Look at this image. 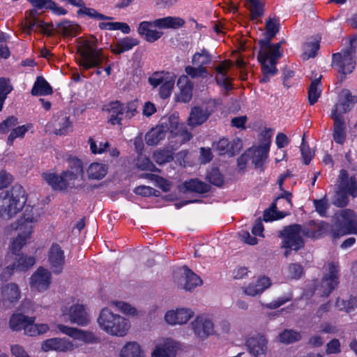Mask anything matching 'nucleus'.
Wrapping results in <instances>:
<instances>
[{
    "instance_id": "1",
    "label": "nucleus",
    "mask_w": 357,
    "mask_h": 357,
    "mask_svg": "<svg viewBox=\"0 0 357 357\" xmlns=\"http://www.w3.org/2000/svg\"><path fill=\"white\" fill-rule=\"evenodd\" d=\"M43 210L38 206H26L22 215L11 225L13 229L17 231V236L10 244V250L13 254L18 255L22 248L29 243L31 238L35 227L40 222Z\"/></svg>"
},
{
    "instance_id": "2",
    "label": "nucleus",
    "mask_w": 357,
    "mask_h": 357,
    "mask_svg": "<svg viewBox=\"0 0 357 357\" xmlns=\"http://www.w3.org/2000/svg\"><path fill=\"white\" fill-rule=\"evenodd\" d=\"M78 65L84 70L97 67L103 61H107L109 56L102 48L98 47V39L94 36L77 39Z\"/></svg>"
},
{
    "instance_id": "3",
    "label": "nucleus",
    "mask_w": 357,
    "mask_h": 357,
    "mask_svg": "<svg viewBox=\"0 0 357 357\" xmlns=\"http://www.w3.org/2000/svg\"><path fill=\"white\" fill-rule=\"evenodd\" d=\"M167 132L177 137L180 143L189 141L192 137L191 133L186 130L184 125L179 123L176 116H172L168 119L162 120L160 124L146 133L145 137L146 144L149 146L157 145L165 138Z\"/></svg>"
},
{
    "instance_id": "4",
    "label": "nucleus",
    "mask_w": 357,
    "mask_h": 357,
    "mask_svg": "<svg viewBox=\"0 0 357 357\" xmlns=\"http://www.w3.org/2000/svg\"><path fill=\"white\" fill-rule=\"evenodd\" d=\"M280 43L270 45L268 41L261 42V50L258 54V61L261 66L263 77L261 82H268L270 76L277 73L276 63L282 56Z\"/></svg>"
},
{
    "instance_id": "5",
    "label": "nucleus",
    "mask_w": 357,
    "mask_h": 357,
    "mask_svg": "<svg viewBox=\"0 0 357 357\" xmlns=\"http://www.w3.org/2000/svg\"><path fill=\"white\" fill-rule=\"evenodd\" d=\"M98 324L101 330L112 336L124 337L130 328L128 319L113 313L108 307L101 310L98 318Z\"/></svg>"
},
{
    "instance_id": "6",
    "label": "nucleus",
    "mask_w": 357,
    "mask_h": 357,
    "mask_svg": "<svg viewBox=\"0 0 357 357\" xmlns=\"http://www.w3.org/2000/svg\"><path fill=\"white\" fill-rule=\"evenodd\" d=\"M24 194L21 185H15L3 197L0 198V216L9 219L20 211L26 202Z\"/></svg>"
},
{
    "instance_id": "7",
    "label": "nucleus",
    "mask_w": 357,
    "mask_h": 357,
    "mask_svg": "<svg viewBox=\"0 0 357 357\" xmlns=\"http://www.w3.org/2000/svg\"><path fill=\"white\" fill-rule=\"evenodd\" d=\"M357 196V183L354 177L349 178L346 170L342 169L339 175L338 189L334 197L333 204L343 207L348 203V195Z\"/></svg>"
},
{
    "instance_id": "8",
    "label": "nucleus",
    "mask_w": 357,
    "mask_h": 357,
    "mask_svg": "<svg viewBox=\"0 0 357 357\" xmlns=\"http://www.w3.org/2000/svg\"><path fill=\"white\" fill-rule=\"evenodd\" d=\"M61 316L72 323L84 326L90 322L89 315L85 306L78 301L73 300L64 303L61 307Z\"/></svg>"
},
{
    "instance_id": "9",
    "label": "nucleus",
    "mask_w": 357,
    "mask_h": 357,
    "mask_svg": "<svg viewBox=\"0 0 357 357\" xmlns=\"http://www.w3.org/2000/svg\"><path fill=\"white\" fill-rule=\"evenodd\" d=\"M338 266L335 263L329 264L320 284L314 287L313 294L328 296L338 284Z\"/></svg>"
},
{
    "instance_id": "10",
    "label": "nucleus",
    "mask_w": 357,
    "mask_h": 357,
    "mask_svg": "<svg viewBox=\"0 0 357 357\" xmlns=\"http://www.w3.org/2000/svg\"><path fill=\"white\" fill-rule=\"evenodd\" d=\"M149 84L153 88L160 86L159 96L162 99L170 97L175 84V76L168 72H155L148 79Z\"/></svg>"
},
{
    "instance_id": "11",
    "label": "nucleus",
    "mask_w": 357,
    "mask_h": 357,
    "mask_svg": "<svg viewBox=\"0 0 357 357\" xmlns=\"http://www.w3.org/2000/svg\"><path fill=\"white\" fill-rule=\"evenodd\" d=\"M336 223L340 227L334 236L355 234L357 235V215L351 209H342L335 214Z\"/></svg>"
},
{
    "instance_id": "12",
    "label": "nucleus",
    "mask_w": 357,
    "mask_h": 357,
    "mask_svg": "<svg viewBox=\"0 0 357 357\" xmlns=\"http://www.w3.org/2000/svg\"><path fill=\"white\" fill-rule=\"evenodd\" d=\"M137 105L135 102H129L126 104L119 101L112 102L109 106V122L112 125H120L124 119H130L135 116Z\"/></svg>"
},
{
    "instance_id": "13",
    "label": "nucleus",
    "mask_w": 357,
    "mask_h": 357,
    "mask_svg": "<svg viewBox=\"0 0 357 357\" xmlns=\"http://www.w3.org/2000/svg\"><path fill=\"white\" fill-rule=\"evenodd\" d=\"M82 176L81 174H75L74 172L66 170L60 176L54 173H45L43 174V178L53 189L63 190L73 186L75 181Z\"/></svg>"
},
{
    "instance_id": "14",
    "label": "nucleus",
    "mask_w": 357,
    "mask_h": 357,
    "mask_svg": "<svg viewBox=\"0 0 357 357\" xmlns=\"http://www.w3.org/2000/svg\"><path fill=\"white\" fill-rule=\"evenodd\" d=\"M355 51L349 47L341 52L333 54V64L342 74L351 73L355 68Z\"/></svg>"
},
{
    "instance_id": "15",
    "label": "nucleus",
    "mask_w": 357,
    "mask_h": 357,
    "mask_svg": "<svg viewBox=\"0 0 357 357\" xmlns=\"http://www.w3.org/2000/svg\"><path fill=\"white\" fill-rule=\"evenodd\" d=\"M357 102V96H353L348 89H343L338 96L337 103L331 111V117L343 118V115L349 112Z\"/></svg>"
},
{
    "instance_id": "16",
    "label": "nucleus",
    "mask_w": 357,
    "mask_h": 357,
    "mask_svg": "<svg viewBox=\"0 0 357 357\" xmlns=\"http://www.w3.org/2000/svg\"><path fill=\"white\" fill-rule=\"evenodd\" d=\"M190 327L195 335L200 340H204L215 333L214 324L206 314H201L191 321Z\"/></svg>"
},
{
    "instance_id": "17",
    "label": "nucleus",
    "mask_w": 357,
    "mask_h": 357,
    "mask_svg": "<svg viewBox=\"0 0 357 357\" xmlns=\"http://www.w3.org/2000/svg\"><path fill=\"white\" fill-rule=\"evenodd\" d=\"M303 233L301 226L298 225L285 227L281 232V236L283 238V247L294 250L300 249L303 245L301 234Z\"/></svg>"
},
{
    "instance_id": "18",
    "label": "nucleus",
    "mask_w": 357,
    "mask_h": 357,
    "mask_svg": "<svg viewBox=\"0 0 357 357\" xmlns=\"http://www.w3.org/2000/svg\"><path fill=\"white\" fill-rule=\"evenodd\" d=\"M180 344L172 338H161L156 340L151 351V357H175Z\"/></svg>"
},
{
    "instance_id": "19",
    "label": "nucleus",
    "mask_w": 357,
    "mask_h": 357,
    "mask_svg": "<svg viewBox=\"0 0 357 357\" xmlns=\"http://www.w3.org/2000/svg\"><path fill=\"white\" fill-rule=\"evenodd\" d=\"M215 103L209 101L192 108L188 121L190 126L202 125L207 121L210 115L213 112Z\"/></svg>"
},
{
    "instance_id": "20",
    "label": "nucleus",
    "mask_w": 357,
    "mask_h": 357,
    "mask_svg": "<svg viewBox=\"0 0 357 357\" xmlns=\"http://www.w3.org/2000/svg\"><path fill=\"white\" fill-rule=\"evenodd\" d=\"M195 315L193 310L189 307H178L168 310L165 314V320L171 326L187 324Z\"/></svg>"
},
{
    "instance_id": "21",
    "label": "nucleus",
    "mask_w": 357,
    "mask_h": 357,
    "mask_svg": "<svg viewBox=\"0 0 357 357\" xmlns=\"http://www.w3.org/2000/svg\"><path fill=\"white\" fill-rule=\"evenodd\" d=\"M77 346L69 339L53 337L42 342L41 349L44 352L54 351L56 352H68L73 351Z\"/></svg>"
},
{
    "instance_id": "22",
    "label": "nucleus",
    "mask_w": 357,
    "mask_h": 357,
    "mask_svg": "<svg viewBox=\"0 0 357 357\" xmlns=\"http://www.w3.org/2000/svg\"><path fill=\"white\" fill-rule=\"evenodd\" d=\"M47 261L52 272L55 274L60 273L65 264L64 252L61 246L53 243L48 252Z\"/></svg>"
},
{
    "instance_id": "23",
    "label": "nucleus",
    "mask_w": 357,
    "mask_h": 357,
    "mask_svg": "<svg viewBox=\"0 0 357 357\" xmlns=\"http://www.w3.org/2000/svg\"><path fill=\"white\" fill-rule=\"evenodd\" d=\"M247 152L249 160H251L255 168L264 170L269 152L268 144H264L258 146H252Z\"/></svg>"
},
{
    "instance_id": "24",
    "label": "nucleus",
    "mask_w": 357,
    "mask_h": 357,
    "mask_svg": "<svg viewBox=\"0 0 357 357\" xmlns=\"http://www.w3.org/2000/svg\"><path fill=\"white\" fill-rule=\"evenodd\" d=\"M51 283L50 272L43 268H38L30 278V286L32 289L38 291L47 290Z\"/></svg>"
},
{
    "instance_id": "25",
    "label": "nucleus",
    "mask_w": 357,
    "mask_h": 357,
    "mask_svg": "<svg viewBox=\"0 0 357 357\" xmlns=\"http://www.w3.org/2000/svg\"><path fill=\"white\" fill-rule=\"evenodd\" d=\"M242 146V142L238 138H236L231 142H229L227 138H222L213 145V149L218 151L220 155L227 153L231 156L237 154Z\"/></svg>"
},
{
    "instance_id": "26",
    "label": "nucleus",
    "mask_w": 357,
    "mask_h": 357,
    "mask_svg": "<svg viewBox=\"0 0 357 357\" xmlns=\"http://www.w3.org/2000/svg\"><path fill=\"white\" fill-rule=\"evenodd\" d=\"M38 11L33 8L25 13V22L23 25L24 32L29 34L35 26L40 28V31L45 34L50 35V31L47 25L41 20L37 18Z\"/></svg>"
},
{
    "instance_id": "27",
    "label": "nucleus",
    "mask_w": 357,
    "mask_h": 357,
    "mask_svg": "<svg viewBox=\"0 0 357 357\" xmlns=\"http://www.w3.org/2000/svg\"><path fill=\"white\" fill-rule=\"evenodd\" d=\"M281 202H284V204L285 205L287 208H290L291 207V202L289 195H286L284 197H278L276 199V203L273 204L270 207L269 209L264 211V220L265 222H271L273 220H280L289 214L288 211H277L276 205L280 203Z\"/></svg>"
},
{
    "instance_id": "28",
    "label": "nucleus",
    "mask_w": 357,
    "mask_h": 357,
    "mask_svg": "<svg viewBox=\"0 0 357 357\" xmlns=\"http://www.w3.org/2000/svg\"><path fill=\"white\" fill-rule=\"evenodd\" d=\"M58 329L63 334L85 343L93 342L96 340L95 335L89 331L80 330L76 328L68 327L62 324L58 325Z\"/></svg>"
},
{
    "instance_id": "29",
    "label": "nucleus",
    "mask_w": 357,
    "mask_h": 357,
    "mask_svg": "<svg viewBox=\"0 0 357 357\" xmlns=\"http://www.w3.org/2000/svg\"><path fill=\"white\" fill-rule=\"evenodd\" d=\"M156 20L153 22L143 21L138 27V33L140 36L149 43L158 40L162 36V32L156 29Z\"/></svg>"
},
{
    "instance_id": "30",
    "label": "nucleus",
    "mask_w": 357,
    "mask_h": 357,
    "mask_svg": "<svg viewBox=\"0 0 357 357\" xmlns=\"http://www.w3.org/2000/svg\"><path fill=\"white\" fill-rule=\"evenodd\" d=\"M179 92L176 100L180 102H188L192 96L193 84L187 75H181L177 81Z\"/></svg>"
},
{
    "instance_id": "31",
    "label": "nucleus",
    "mask_w": 357,
    "mask_h": 357,
    "mask_svg": "<svg viewBox=\"0 0 357 357\" xmlns=\"http://www.w3.org/2000/svg\"><path fill=\"white\" fill-rule=\"evenodd\" d=\"M180 272L181 277L178 284L185 290L191 291L196 287L200 286L202 284L201 278L188 267L183 266L180 270Z\"/></svg>"
},
{
    "instance_id": "32",
    "label": "nucleus",
    "mask_w": 357,
    "mask_h": 357,
    "mask_svg": "<svg viewBox=\"0 0 357 357\" xmlns=\"http://www.w3.org/2000/svg\"><path fill=\"white\" fill-rule=\"evenodd\" d=\"M246 346L250 354L258 356L266 354L267 340L264 335H256L247 340Z\"/></svg>"
},
{
    "instance_id": "33",
    "label": "nucleus",
    "mask_w": 357,
    "mask_h": 357,
    "mask_svg": "<svg viewBox=\"0 0 357 357\" xmlns=\"http://www.w3.org/2000/svg\"><path fill=\"white\" fill-rule=\"evenodd\" d=\"M271 284L270 279L262 276L257 278L255 282H252L248 286L243 287V291L249 296H255L263 293Z\"/></svg>"
},
{
    "instance_id": "34",
    "label": "nucleus",
    "mask_w": 357,
    "mask_h": 357,
    "mask_svg": "<svg viewBox=\"0 0 357 357\" xmlns=\"http://www.w3.org/2000/svg\"><path fill=\"white\" fill-rule=\"evenodd\" d=\"M1 297L5 303H15L21 297V291L19 286L14 282L5 284L1 288Z\"/></svg>"
},
{
    "instance_id": "35",
    "label": "nucleus",
    "mask_w": 357,
    "mask_h": 357,
    "mask_svg": "<svg viewBox=\"0 0 357 357\" xmlns=\"http://www.w3.org/2000/svg\"><path fill=\"white\" fill-rule=\"evenodd\" d=\"M231 66L229 61H225L215 67V79L218 84L223 86L227 90L231 89V79L227 72Z\"/></svg>"
},
{
    "instance_id": "36",
    "label": "nucleus",
    "mask_w": 357,
    "mask_h": 357,
    "mask_svg": "<svg viewBox=\"0 0 357 357\" xmlns=\"http://www.w3.org/2000/svg\"><path fill=\"white\" fill-rule=\"evenodd\" d=\"M139 44L137 38L125 37L119 39L113 46H111V51L115 54H120L132 50Z\"/></svg>"
},
{
    "instance_id": "37",
    "label": "nucleus",
    "mask_w": 357,
    "mask_h": 357,
    "mask_svg": "<svg viewBox=\"0 0 357 357\" xmlns=\"http://www.w3.org/2000/svg\"><path fill=\"white\" fill-rule=\"evenodd\" d=\"M119 357H145L141 345L135 341L127 342L119 352Z\"/></svg>"
},
{
    "instance_id": "38",
    "label": "nucleus",
    "mask_w": 357,
    "mask_h": 357,
    "mask_svg": "<svg viewBox=\"0 0 357 357\" xmlns=\"http://www.w3.org/2000/svg\"><path fill=\"white\" fill-rule=\"evenodd\" d=\"M156 24L158 28L161 29H177L185 24V20L179 17L168 16L156 19Z\"/></svg>"
},
{
    "instance_id": "39",
    "label": "nucleus",
    "mask_w": 357,
    "mask_h": 357,
    "mask_svg": "<svg viewBox=\"0 0 357 357\" xmlns=\"http://www.w3.org/2000/svg\"><path fill=\"white\" fill-rule=\"evenodd\" d=\"M79 6H75V7L79 8V9L77 10V13H76L77 17L88 16L90 18L96 19V20H98L110 19V17L99 13L94 8L86 7L85 2L83 0H82L81 2H79Z\"/></svg>"
},
{
    "instance_id": "40",
    "label": "nucleus",
    "mask_w": 357,
    "mask_h": 357,
    "mask_svg": "<svg viewBox=\"0 0 357 357\" xmlns=\"http://www.w3.org/2000/svg\"><path fill=\"white\" fill-rule=\"evenodd\" d=\"M57 30L64 36H76L80 30V26L75 22L63 20L57 24Z\"/></svg>"
},
{
    "instance_id": "41",
    "label": "nucleus",
    "mask_w": 357,
    "mask_h": 357,
    "mask_svg": "<svg viewBox=\"0 0 357 357\" xmlns=\"http://www.w3.org/2000/svg\"><path fill=\"white\" fill-rule=\"evenodd\" d=\"M108 167L105 164L93 162L89 165L87 174L90 178L100 180L105 176Z\"/></svg>"
},
{
    "instance_id": "42",
    "label": "nucleus",
    "mask_w": 357,
    "mask_h": 357,
    "mask_svg": "<svg viewBox=\"0 0 357 357\" xmlns=\"http://www.w3.org/2000/svg\"><path fill=\"white\" fill-rule=\"evenodd\" d=\"M32 95L47 96L52 93V89L43 77H38L31 90Z\"/></svg>"
},
{
    "instance_id": "43",
    "label": "nucleus",
    "mask_w": 357,
    "mask_h": 357,
    "mask_svg": "<svg viewBox=\"0 0 357 357\" xmlns=\"http://www.w3.org/2000/svg\"><path fill=\"white\" fill-rule=\"evenodd\" d=\"M334 121L333 139L338 144H343L345 139V126L343 118L331 117Z\"/></svg>"
},
{
    "instance_id": "44",
    "label": "nucleus",
    "mask_w": 357,
    "mask_h": 357,
    "mask_svg": "<svg viewBox=\"0 0 357 357\" xmlns=\"http://www.w3.org/2000/svg\"><path fill=\"white\" fill-rule=\"evenodd\" d=\"M322 91L321 77L312 81L308 89V100L310 105L316 103Z\"/></svg>"
},
{
    "instance_id": "45",
    "label": "nucleus",
    "mask_w": 357,
    "mask_h": 357,
    "mask_svg": "<svg viewBox=\"0 0 357 357\" xmlns=\"http://www.w3.org/2000/svg\"><path fill=\"white\" fill-rule=\"evenodd\" d=\"M32 128L33 125L31 123H27L13 128L8 137L7 144L8 145H12L17 138H23L26 133Z\"/></svg>"
},
{
    "instance_id": "46",
    "label": "nucleus",
    "mask_w": 357,
    "mask_h": 357,
    "mask_svg": "<svg viewBox=\"0 0 357 357\" xmlns=\"http://www.w3.org/2000/svg\"><path fill=\"white\" fill-rule=\"evenodd\" d=\"M183 185L186 190L197 193H206L210 189V186L208 184L197 179H191L185 181Z\"/></svg>"
},
{
    "instance_id": "47",
    "label": "nucleus",
    "mask_w": 357,
    "mask_h": 357,
    "mask_svg": "<svg viewBox=\"0 0 357 357\" xmlns=\"http://www.w3.org/2000/svg\"><path fill=\"white\" fill-rule=\"evenodd\" d=\"M69 117L61 115L54 121L55 132L57 135H66L71 128Z\"/></svg>"
},
{
    "instance_id": "48",
    "label": "nucleus",
    "mask_w": 357,
    "mask_h": 357,
    "mask_svg": "<svg viewBox=\"0 0 357 357\" xmlns=\"http://www.w3.org/2000/svg\"><path fill=\"white\" fill-rule=\"evenodd\" d=\"M212 58L209 52L204 48L200 52H195L192 57V63L194 66H205L211 62Z\"/></svg>"
},
{
    "instance_id": "49",
    "label": "nucleus",
    "mask_w": 357,
    "mask_h": 357,
    "mask_svg": "<svg viewBox=\"0 0 357 357\" xmlns=\"http://www.w3.org/2000/svg\"><path fill=\"white\" fill-rule=\"evenodd\" d=\"M245 5L250 12L252 20H255L263 15L264 3L261 0H246Z\"/></svg>"
},
{
    "instance_id": "50",
    "label": "nucleus",
    "mask_w": 357,
    "mask_h": 357,
    "mask_svg": "<svg viewBox=\"0 0 357 357\" xmlns=\"http://www.w3.org/2000/svg\"><path fill=\"white\" fill-rule=\"evenodd\" d=\"M29 318L22 314H13L10 319V328L15 331L23 330Z\"/></svg>"
},
{
    "instance_id": "51",
    "label": "nucleus",
    "mask_w": 357,
    "mask_h": 357,
    "mask_svg": "<svg viewBox=\"0 0 357 357\" xmlns=\"http://www.w3.org/2000/svg\"><path fill=\"white\" fill-rule=\"evenodd\" d=\"M185 75L192 79L206 78L208 76V71L205 66H187L185 68Z\"/></svg>"
},
{
    "instance_id": "52",
    "label": "nucleus",
    "mask_w": 357,
    "mask_h": 357,
    "mask_svg": "<svg viewBox=\"0 0 357 357\" xmlns=\"http://www.w3.org/2000/svg\"><path fill=\"white\" fill-rule=\"evenodd\" d=\"M109 305L116 307L119 312L126 315L135 316L137 314V311L134 307L123 301H112L109 303Z\"/></svg>"
},
{
    "instance_id": "53",
    "label": "nucleus",
    "mask_w": 357,
    "mask_h": 357,
    "mask_svg": "<svg viewBox=\"0 0 357 357\" xmlns=\"http://www.w3.org/2000/svg\"><path fill=\"white\" fill-rule=\"evenodd\" d=\"M35 263L36 259L33 257L22 255L15 263L16 271L25 272L33 266Z\"/></svg>"
},
{
    "instance_id": "54",
    "label": "nucleus",
    "mask_w": 357,
    "mask_h": 357,
    "mask_svg": "<svg viewBox=\"0 0 357 357\" xmlns=\"http://www.w3.org/2000/svg\"><path fill=\"white\" fill-rule=\"evenodd\" d=\"M319 49V41L318 40L307 42L303 46V59H308L314 57Z\"/></svg>"
},
{
    "instance_id": "55",
    "label": "nucleus",
    "mask_w": 357,
    "mask_h": 357,
    "mask_svg": "<svg viewBox=\"0 0 357 357\" xmlns=\"http://www.w3.org/2000/svg\"><path fill=\"white\" fill-rule=\"evenodd\" d=\"M335 306L339 310L350 312L357 307V299L354 297L350 298L348 301L337 298Z\"/></svg>"
},
{
    "instance_id": "56",
    "label": "nucleus",
    "mask_w": 357,
    "mask_h": 357,
    "mask_svg": "<svg viewBox=\"0 0 357 357\" xmlns=\"http://www.w3.org/2000/svg\"><path fill=\"white\" fill-rule=\"evenodd\" d=\"M301 337V334L293 330H285L279 335L280 341L284 344H291L298 341Z\"/></svg>"
},
{
    "instance_id": "57",
    "label": "nucleus",
    "mask_w": 357,
    "mask_h": 357,
    "mask_svg": "<svg viewBox=\"0 0 357 357\" xmlns=\"http://www.w3.org/2000/svg\"><path fill=\"white\" fill-rule=\"evenodd\" d=\"M144 177L153 181L156 186L160 188L165 192L170 190V182L161 176L153 174H146Z\"/></svg>"
},
{
    "instance_id": "58",
    "label": "nucleus",
    "mask_w": 357,
    "mask_h": 357,
    "mask_svg": "<svg viewBox=\"0 0 357 357\" xmlns=\"http://www.w3.org/2000/svg\"><path fill=\"white\" fill-rule=\"evenodd\" d=\"M153 159L158 164H164L173 160V152L169 149L157 151L153 153Z\"/></svg>"
},
{
    "instance_id": "59",
    "label": "nucleus",
    "mask_w": 357,
    "mask_h": 357,
    "mask_svg": "<svg viewBox=\"0 0 357 357\" xmlns=\"http://www.w3.org/2000/svg\"><path fill=\"white\" fill-rule=\"evenodd\" d=\"M137 166L142 170H146L151 172L158 171L154 164L149 160V158L139 154L137 160Z\"/></svg>"
},
{
    "instance_id": "60",
    "label": "nucleus",
    "mask_w": 357,
    "mask_h": 357,
    "mask_svg": "<svg viewBox=\"0 0 357 357\" xmlns=\"http://www.w3.org/2000/svg\"><path fill=\"white\" fill-rule=\"evenodd\" d=\"M278 31V22L275 20H269L267 21L266 24V38L265 40H261L259 41V45L261 46V41H268L269 44H271L270 41L273 37L276 34Z\"/></svg>"
},
{
    "instance_id": "61",
    "label": "nucleus",
    "mask_w": 357,
    "mask_h": 357,
    "mask_svg": "<svg viewBox=\"0 0 357 357\" xmlns=\"http://www.w3.org/2000/svg\"><path fill=\"white\" fill-rule=\"evenodd\" d=\"M207 179L213 185L220 187L224 183V178L217 168H213L207 174Z\"/></svg>"
},
{
    "instance_id": "62",
    "label": "nucleus",
    "mask_w": 357,
    "mask_h": 357,
    "mask_svg": "<svg viewBox=\"0 0 357 357\" xmlns=\"http://www.w3.org/2000/svg\"><path fill=\"white\" fill-rule=\"evenodd\" d=\"M11 91L12 88L8 82L5 78H0V111L2 109L7 95Z\"/></svg>"
},
{
    "instance_id": "63",
    "label": "nucleus",
    "mask_w": 357,
    "mask_h": 357,
    "mask_svg": "<svg viewBox=\"0 0 357 357\" xmlns=\"http://www.w3.org/2000/svg\"><path fill=\"white\" fill-rule=\"evenodd\" d=\"M18 124V119L15 116H9L0 123V132L6 134Z\"/></svg>"
},
{
    "instance_id": "64",
    "label": "nucleus",
    "mask_w": 357,
    "mask_h": 357,
    "mask_svg": "<svg viewBox=\"0 0 357 357\" xmlns=\"http://www.w3.org/2000/svg\"><path fill=\"white\" fill-rule=\"evenodd\" d=\"M89 143L90 145V149L94 154H101L105 151L107 148L109 147V143L107 142H100L98 145H97L96 142L92 138L89 139Z\"/></svg>"
}]
</instances>
